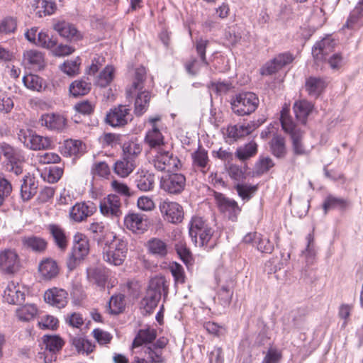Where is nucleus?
Returning a JSON list of instances; mask_svg holds the SVG:
<instances>
[{
  "instance_id": "1",
  "label": "nucleus",
  "mask_w": 363,
  "mask_h": 363,
  "mask_svg": "<svg viewBox=\"0 0 363 363\" xmlns=\"http://www.w3.org/2000/svg\"><path fill=\"white\" fill-rule=\"evenodd\" d=\"M146 79V70L140 67L135 69L134 80L132 85L126 89L128 98H133L136 94L134 112L135 115L142 116L149 106L150 94L147 91H142Z\"/></svg>"
},
{
  "instance_id": "2",
  "label": "nucleus",
  "mask_w": 363,
  "mask_h": 363,
  "mask_svg": "<svg viewBox=\"0 0 363 363\" xmlns=\"http://www.w3.org/2000/svg\"><path fill=\"white\" fill-rule=\"evenodd\" d=\"M167 296L168 285L165 278L162 276L155 277L150 279L148 287L140 304L145 313L150 314L157 306L162 294Z\"/></svg>"
},
{
  "instance_id": "3",
  "label": "nucleus",
  "mask_w": 363,
  "mask_h": 363,
  "mask_svg": "<svg viewBox=\"0 0 363 363\" xmlns=\"http://www.w3.org/2000/svg\"><path fill=\"white\" fill-rule=\"evenodd\" d=\"M101 247L104 261L111 265L120 266L126 258L128 245L123 239L113 236Z\"/></svg>"
},
{
  "instance_id": "4",
  "label": "nucleus",
  "mask_w": 363,
  "mask_h": 363,
  "mask_svg": "<svg viewBox=\"0 0 363 363\" xmlns=\"http://www.w3.org/2000/svg\"><path fill=\"white\" fill-rule=\"evenodd\" d=\"M259 100L252 92H242L231 99V108L238 116L250 115L258 107Z\"/></svg>"
},
{
  "instance_id": "5",
  "label": "nucleus",
  "mask_w": 363,
  "mask_h": 363,
  "mask_svg": "<svg viewBox=\"0 0 363 363\" xmlns=\"http://www.w3.org/2000/svg\"><path fill=\"white\" fill-rule=\"evenodd\" d=\"M89 252V243L86 237L82 233H77L74 237V245L69 254L67 265L69 270H73L87 256Z\"/></svg>"
},
{
  "instance_id": "6",
  "label": "nucleus",
  "mask_w": 363,
  "mask_h": 363,
  "mask_svg": "<svg viewBox=\"0 0 363 363\" xmlns=\"http://www.w3.org/2000/svg\"><path fill=\"white\" fill-rule=\"evenodd\" d=\"M153 156L152 164L160 172H172L179 169L181 162L172 152L159 147Z\"/></svg>"
},
{
  "instance_id": "7",
  "label": "nucleus",
  "mask_w": 363,
  "mask_h": 363,
  "mask_svg": "<svg viewBox=\"0 0 363 363\" xmlns=\"http://www.w3.org/2000/svg\"><path fill=\"white\" fill-rule=\"evenodd\" d=\"M1 154L6 158L4 165L6 171L20 175L23 172L21 162L23 160L21 152L10 145L3 143L0 144Z\"/></svg>"
},
{
  "instance_id": "8",
  "label": "nucleus",
  "mask_w": 363,
  "mask_h": 363,
  "mask_svg": "<svg viewBox=\"0 0 363 363\" xmlns=\"http://www.w3.org/2000/svg\"><path fill=\"white\" fill-rule=\"evenodd\" d=\"M18 138L26 147L33 150L48 149L51 145V140L49 138L38 135L32 130H21Z\"/></svg>"
},
{
  "instance_id": "9",
  "label": "nucleus",
  "mask_w": 363,
  "mask_h": 363,
  "mask_svg": "<svg viewBox=\"0 0 363 363\" xmlns=\"http://www.w3.org/2000/svg\"><path fill=\"white\" fill-rule=\"evenodd\" d=\"M101 213L111 218H118L122 215L121 198L117 194H109L100 201Z\"/></svg>"
},
{
  "instance_id": "10",
  "label": "nucleus",
  "mask_w": 363,
  "mask_h": 363,
  "mask_svg": "<svg viewBox=\"0 0 363 363\" xmlns=\"http://www.w3.org/2000/svg\"><path fill=\"white\" fill-rule=\"evenodd\" d=\"M19 266V257L14 249L6 248L0 251V270L6 274H14Z\"/></svg>"
},
{
  "instance_id": "11",
  "label": "nucleus",
  "mask_w": 363,
  "mask_h": 363,
  "mask_svg": "<svg viewBox=\"0 0 363 363\" xmlns=\"http://www.w3.org/2000/svg\"><path fill=\"white\" fill-rule=\"evenodd\" d=\"M131 120L130 109L123 105L111 109L106 117V123L112 127L124 126Z\"/></svg>"
},
{
  "instance_id": "12",
  "label": "nucleus",
  "mask_w": 363,
  "mask_h": 363,
  "mask_svg": "<svg viewBox=\"0 0 363 363\" xmlns=\"http://www.w3.org/2000/svg\"><path fill=\"white\" fill-rule=\"evenodd\" d=\"M215 199L219 210L223 213L228 219L232 221L237 220L238 216L241 211L238 203L221 193H216Z\"/></svg>"
},
{
  "instance_id": "13",
  "label": "nucleus",
  "mask_w": 363,
  "mask_h": 363,
  "mask_svg": "<svg viewBox=\"0 0 363 363\" xmlns=\"http://www.w3.org/2000/svg\"><path fill=\"white\" fill-rule=\"evenodd\" d=\"M328 84V79L325 77L309 76L305 79V90L310 97L318 99L325 91Z\"/></svg>"
},
{
  "instance_id": "14",
  "label": "nucleus",
  "mask_w": 363,
  "mask_h": 363,
  "mask_svg": "<svg viewBox=\"0 0 363 363\" xmlns=\"http://www.w3.org/2000/svg\"><path fill=\"white\" fill-rule=\"evenodd\" d=\"M160 210L165 219L172 223H181L184 218L183 208L177 202L164 201L160 203Z\"/></svg>"
},
{
  "instance_id": "15",
  "label": "nucleus",
  "mask_w": 363,
  "mask_h": 363,
  "mask_svg": "<svg viewBox=\"0 0 363 363\" xmlns=\"http://www.w3.org/2000/svg\"><path fill=\"white\" fill-rule=\"evenodd\" d=\"M294 60L291 54L284 52L278 55L272 60L267 62L261 69L262 75H272L280 70L284 66L290 64Z\"/></svg>"
},
{
  "instance_id": "16",
  "label": "nucleus",
  "mask_w": 363,
  "mask_h": 363,
  "mask_svg": "<svg viewBox=\"0 0 363 363\" xmlns=\"http://www.w3.org/2000/svg\"><path fill=\"white\" fill-rule=\"evenodd\" d=\"M186 185V178L182 174H171L165 178H162L161 182L162 188L169 194L181 193Z\"/></svg>"
},
{
  "instance_id": "17",
  "label": "nucleus",
  "mask_w": 363,
  "mask_h": 363,
  "mask_svg": "<svg viewBox=\"0 0 363 363\" xmlns=\"http://www.w3.org/2000/svg\"><path fill=\"white\" fill-rule=\"evenodd\" d=\"M336 42L331 37L328 36L317 42L312 49V55L316 61H324L334 50Z\"/></svg>"
},
{
  "instance_id": "18",
  "label": "nucleus",
  "mask_w": 363,
  "mask_h": 363,
  "mask_svg": "<svg viewBox=\"0 0 363 363\" xmlns=\"http://www.w3.org/2000/svg\"><path fill=\"white\" fill-rule=\"evenodd\" d=\"M88 230L90 232L93 240L97 242L99 247H102L114 236L102 222L91 223Z\"/></svg>"
},
{
  "instance_id": "19",
  "label": "nucleus",
  "mask_w": 363,
  "mask_h": 363,
  "mask_svg": "<svg viewBox=\"0 0 363 363\" xmlns=\"http://www.w3.org/2000/svg\"><path fill=\"white\" fill-rule=\"evenodd\" d=\"M44 299L50 305L62 308L68 302V293L65 289L55 287L45 292Z\"/></svg>"
},
{
  "instance_id": "20",
  "label": "nucleus",
  "mask_w": 363,
  "mask_h": 363,
  "mask_svg": "<svg viewBox=\"0 0 363 363\" xmlns=\"http://www.w3.org/2000/svg\"><path fill=\"white\" fill-rule=\"evenodd\" d=\"M96 211V206L93 203H77L69 211L70 218L75 222H82L91 216Z\"/></svg>"
},
{
  "instance_id": "21",
  "label": "nucleus",
  "mask_w": 363,
  "mask_h": 363,
  "mask_svg": "<svg viewBox=\"0 0 363 363\" xmlns=\"http://www.w3.org/2000/svg\"><path fill=\"white\" fill-rule=\"evenodd\" d=\"M124 223L134 233H143L147 230L149 223L145 215L132 213L125 216Z\"/></svg>"
},
{
  "instance_id": "22",
  "label": "nucleus",
  "mask_w": 363,
  "mask_h": 363,
  "mask_svg": "<svg viewBox=\"0 0 363 363\" xmlns=\"http://www.w3.org/2000/svg\"><path fill=\"white\" fill-rule=\"evenodd\" d=\"M21 242L23 248L36 253L44 252L48 245V242L44 238L33 235L21 237Z\"/></svg>"
},
{
  "instance_id": "23",
  "label": "nucleus",
  "mask_w": 363,
  "mask_h": 363,
  "mask_svg": "<svg viewBox=\"0 0 363 363\" xmlns=\"http://www.w3.org/2000/svg\"><path fill=\"white\" fill-rule=\"evenodd\" d=\"M258 125L255 122H250L247 124H237L229 126L227 129V135L229 138L234 141L248 135L253 132Z\"/></svg>"
},
{
  "instance_id": "24",
  "label": "nucleus",
  "mask_w": 363,
  "mask_h": 363,
  "mask_svg": "<svg viewBox=\"0 0 363 363\" xmlns=\"http://www.w3.org/2000/svg\"><path fill=\"white\" fill-rule=\"evenodd\" d=\"M42 126L50 130H62L66 125V119L61 115L55 113L43 114L40 120Z\"/></svg>"
},
{
  "instance_id": "25",
  "label": "nucleus",
  "mask_w": 363,
  "mask_h": 363,
  "mask_svg": "<svg viewBox=\"0 0 363 363\" xmlns=\"http://www.w3.org/2000/svg\"><path fill=\"white\" fill-rule=\"evenodd\" d=\"M4 298L10 304H21L25 301V294L21 291L18 285L10 282L4 291Z\"/></svg>"
},
{
  "instance_id": "26",
  "label": "nucleus",
  "mask_w": 363,
  "mask_h": 363,
  "mask_svg": "<svg viewBox=\"0 0 363 363\" xmlns=\"http://www.w3.org/2000/svg\"><path fill=\"white\" fill-rule=\"evenodd\" d=\"M147 247L150 255L160 259L164 258L169 252L167 243L157 238H153L148 240Z\"/></svg>"
},
{
  "instance_id": "27",
  "label": "nucleus",
  "mask_w": 363,
  "mask_h": 363,
  "mask_svg": "<svg viewBox=\"0 0 363 363\" xmlns=\"http://www.w3.org/2000/svg\"><path fill=\"white\" fill-rule=\"evenodd\" d=\"M56 246L65 251L68 246V238L63 228L55 224H50L48 228Z\"/></svg>"
},
{
  "instance_id": "28",
  "label": "nucleus",
  "mask_w": 363,
  "mask_h": 363,
  "mask_svg": "<svg viewBox=\"0 0 363 363\" xmlns=\"http://www.w3.org/2000/svg\"><path fill=\"white\" fill-rule=\"evenodd\" d=\"M363 0H361L351 11L347 21L344 26L350 29L357 30L363 26Z\"/></svg>"
},
{
  "instance_id": "29",
  "label": "nucleus",
  "mask_w": 363,
  "mask_h": 363,
  "mask_svg": "<svg viewBox=\"0 0 363 363\" xmlns=\"http://www.w3.org/2000/svg\"><path fill=\"white\" fill-rule=\"evenodd\" d=\"M157 337V331L154 328H147L138 330L133 342V347H138L143 345H149Z\"/></svg>"
},
{
  "instance_id": "30",
  "label": "nucleus",
  "mask_w": 363,
  "mask_h": 363,
  "mask_svg": "<svg viewBox=\"0 0 363 363\" xmlns=\"http://www.w3.org/2000/svg\"><path fill=\"white\" fill-rule=\"evenodd\" d=\"M293 108L297 120L306 124L308 116L313 109V104L306 99L299 100L294 103Z\"/></svg>"
},
{
  "instance_id": "31",
  "label": "nucleus",
  "mask_w": 363,
  "mask_h": 363,
  "mask_svg": "<svg viewBox=\"0 0 363 363\" xmlns=\"http://www.w3.org/2000/svg\"><path fill=\"white\" fill-rule=\"evenodd\" d=\"M38 182L35 177L25 176L21 186V196L23 201H29L37 194Z\"/></svg>"
},
{
  "instance_id": "32",
  "label": "nucleus",
  "mask_w": 363,
  "mask_h": 363,
  "mask_svg": "<svg viewBox=\"0 0 363 363\" xmlns=\"http://www.w3.org/2000/svg\"><path fill=\"white\" fill-rule=\"evenodd\" d=\"M54 29L60 36L68 40H77L81 38L77 28L73 25L65 21L55 23L54 25Z\"/></svg>"
},
{
  "instance_id": "33",
  "label": "nucleus",
  "mask_w": 363,
  "mask_h": 363,
  "mask_svg": "<svg viewBox=\"0 0 363 363\" xmlns=\"http://www.w3.org/2000/svg\"><path fill=\"white\" fill-rule=\"evenodd\" d=\"M192 164L194 168H197L203 173L206 172L208 165L209 159L208 152L203 147L199 146V148L191 154Z\"/></svg>"
},
{
  "instance_id": "34",
  "label": "nucleus",
  "mask_w": 363,
  "mask_h": 363,
  "mask_svg": "<svg viewBox=\"0 0 363 363\" xmlns=\"http://www.w3.org/2000/svg\"><path fill=\"white\" fill-rule=\"evenodd\" d=\"M39 272L44 279L50 280L58 274L59 269L55 261L52 259H45L40 262Z\"/></svg>"
},
{
  "instance_id": "35",
  "label": "nucleus",
  "mask_w": 363,
  "mask_h": 363,
  "mask_svg": "<svg viewBox=\"0 0 363 363\" xmlns=\"http://www.w3.org/2000/svg\"><path fill=\"white\" fill-rule=\"evenodd\" d=\"M85 145L78 140H67L65 141L62 152L65 155L78 157L84 152Z\"/></svg>"
},
{
  "instance_id": "36",
  "label": "nucleus",
  "mask_w": 363,
  "mask_h": 363,
  "mask_svg": "<svg viewBox=\"0 0 363 363\" xmlns=\"http://www.w3.org/2000/svg\"><path fill=\"white\" fill-rule=\"evenodd\" d=\"M280 121L282 129L284 132L290 134L291 138L294 135L299 134L303 132L293 121L291 117L289 115V111L284 108L281 112Z\"/></svg>"
},
{
  "instance_id": "37",
  "label": "nucleus",
  "mask_w": 363,
  "mask_h": 363,
  "mask_svg": "<svg viewBox=\"0 0 363 363\" xmlns=\"http://www.w3.org/2000/svg\"><path fill=\"white\" fill-rule=\"evenodd\" d=\"M309 202L310 201L307 197L303 196H291L289 199L292 211L299 217L306 215L310 207Z\"/></svg>"
},
{
  "instance_id": "38",
  "label": "nucleus",
  "mask_w": 363,
  "mask_h": 363,
  "mask_svg": "<svg viewBox=\"0 0 363 363\" xmlns=\"http://www.w3.org/2000/svg\"><path fill=\"white\" fill-rule=\"evenodd\" d=\"M91 89V84L88 79H77L71 83L69 93L74 97L87 94Z\"/></svg>"
},
{
  "instance_id": "39",
  "label": "nucleus",
  "mask_w": 363,
  "mask_h": 363,
  "mask_svg": "<svg viewBox=\"0 0 363 363\" xmlns=\"http://www.w3.org/2000/svg\"><path fill=\"white\" fill-rule=\"evenodd\" d=\"M134 160H130L125 157L121 160L117 161L114 164V172L121 177H128L135 169Z\"/></svg>"
},
{
  "instance_id": "40",
  "label": "nucleus",
  "mask_w": 363,
  "mask_h": 363,
  "mask_svg": "<svg viewBox=\"0 0 363 363\" xmlns=\"http://www.w3.org/2000/svg\"><path fill=\"white\" fill-rule=\"evenodd\" d=\"M145 140L150 147L155 149V151L157 150L159 147H162L161 146L164 145V137L156 125H154L152 130L147 133Z\"/></svg>"
},
{
  "instance_id": "41",
  "label": "nucleus",
  "mask_w": 363,
  "mask_h": 363,
  "mask_svg": "<svg viewBox=\"0 0 363 363\" xmlns=\"http://www.w3.org/2000/svg\"><path fill=\"white\" fill-rule=\"evenodd\" d=\"M135 184L142 191H151L155 185V177L150 173L138 174L135 178Z\"/></svg>"
},
{
  "instance_id": "42",
  "label": "nucleus",
  "mask_w": 363,
  "mask_h": 363,
  "mask_svg": "<svg viewBox=\"0 0 363 363\" xmlns=\"http://www.w3.org/2000/svg\"><path fill=\"white\" fill-rule=\"evenodd\" d=\"M272 154L278 158H283L286 153L284 138L281 135H274L269 143Z\"/></svg>"
},
{
  "instance_id": "43",
  "label": "nucleus",
  "mask_w": 363,
  "mask_h": 363,
  "mask_svg": "<svg viewBox=\"0 0 363 363\" xmlns=\"http://www.w3.org/2000/svg\"><path fill=\"white\" fill-rule=\"evenodd\" d=\"M115 77V68L112 65H106L97 77L96 84L100 87L108 86Z\"/></svg>"
},
{
  "instance_id": "44",
  "label": "nucleus",
  "mask_w": 363,
  "mask_h": 363,
  "mask_svg": "<svg viewBox=\"0 0 363 363\" xmlns=\"http://www.w3.org/2000/svg\"><path fill=\"white\" fill-rule=\"evenodd\" d=\"M33 6L40 17L52 14L56 9L55 3L51 0H35Z\"/></svg>"
},
{
  "instance_id": "45",
  "label": "nucleus",
  "mask_w": 363,
  "mask_h": 363,
  "mask_svg": "<svg viewBox=\"0 0 363 363\" xmlns=\"http://www.w3.org/2000/svg\"><path fill=\"white\" fill-rule=\"evenodd\" d=\"M24 62L33 67L40 68L43 65L44 58L43 54L35 50H27L23 53Z\"/></svg>"
},
{
  "instance_id": "46",
  "label": "nucleus",
  "mask_w": 363,
  "mask_h": 363,
  "mask_svg": "<svg viewBox=\"0 0 363 363\" xmlns=\"http://www.w3.org/2000/svg\"><path fill=\"white\" fill-rule=\"evenodd\" d=\"M348 205V201L344 199L335 197L329 195L326 197L323 204L325 213L330 209L340 208L345 209Z\"/></svg>"
},
{
  "instance_id": "47",
  "label": "nucleus",
  "mask_w": 363,
  "mask_h": 363,
  "mask_svg": "<svg viewBox=\"0 0 363 363\" xmlns=\"http://www.w3.org/2000/svg\"><path fill=\"white\" fill-rule=\"evenodd\" d=\"M38 313V308L34 304H26L16 310V315L20 320L28 322Z\"/></svg>"
},
{
  "instance_id": "48",
  "label": "nucleus",
  "mask_w": 363,
  "mask_h": 363,
  "mask_svg": "<svg viewBox=\"0 0 363 363\" xmlns=\"http://www.w3.org/2000/svg\"><path fill=\"white\" fill-rule=\"evenodd\" d=\"M257 152V145L255 142L251 141L242 147L237 149L235 155L240 160H246L253 157Z\"/></svg>"
},
{
  "instance_id": "49",
  "label": "nucleus",
  "mask_w": 363,
  "mask_h": 363,
  "mask_svg": "<svg viewBox=\"0 0 363 363\" xmlns=\"http://www.w3.org/2000/svg\"><path fill=\"white\" fill-rule=\"evenodd\" d=\"M12 184L3 173H0V207L2 206L12 193Z\"/></svg>"
},
{
  "instance_id": "50",
  "label": "nucleus",
  "mask_w": 363,
  "mask_h": 363,
  "mask_svg": "<svg viewBox=\"0 0 363 363\" xmlns=\"http://www.w3.org/2000/svg\"><path fill=\"white\" fill-rule=\"evenodd\" d=\"M43 344L45 349L53 354L60 351L63 346L64 341L58 336H44Z\"/></svg>"
},
{
  "instance_id": "51",
  "label": "nucleus",
  "mask_w": 363,
  "mask_h": 363,
  "mask_svg": "<svg viewBox=\"0 0 363 363\" xmlns=\"http://www.w3.org/2000/svg\"><path fill=\"white\" fill-rule=\"evenodd\" d=\"M81 65V59L79 57L73 60L65 61L60 67L61 70L66 74L74 77L79 73V66Z\"/></svg>"
},
{
  "instance_id": "52",
  "label": "nucleus",
  "mask_w": 363,
  "mask_h": 363,
  "mask_svg": "<svg viewBox=\"0 0 363 363\" xmlns=\"http://www.w3.org/2000/svg\"><path fill=\"white\" fill-rule=\"evenodd\" d=\"M208 225L206 222L201 217L192 218L189 223V233L193 242L197 245L198 240H196V232L201 231L203 228Z\"/></svg>"
},
{
  "instance_id": "53",
  "label": "nucleus",
  "mask_w": 363,
  "mask_h": 363,
  "mask_svg": "<svg viewBox=\"0 0 363 363\" xmlns=\"http://www.w3.org/2000/svg\"><path fill=\"white\" fill-rule=\"evenodd\" d=\"M122 147L123 157L130 160H134L142 151L140 145L134 141L124 143Z\"/></svg>"
},
{
  "instance_id": "54",
  "label": "nucleus",
  "mask_w": 363,
  "mask_h": 363,
  "mask_svg": "<svg viewBox=\"0 0 363 363\" xmlns=\"http://www.w3.org/2000/svg\"><path fill=\"white\" fill-rule=\"evenodd\" d=\"M235 189L237 191L238 196L243 201H249L257 191V186H252L247 184H238Z\"/></svg>"
},
{
  "instance_id": "55",
  "label": "nucleus",
  "mask_w": 363,
  "mask_h": 363,
  "mask_svg": "<svg viewBox=\"0 0 363 363\" xmlns=\"http://www.w3.org/2000/svg\"><path fill=\"white\" fill-rule=\"evenodd\" d=\"M144 353L147 356L150 363H163L164 357L162 351L152 347L151 345H145L144 347Z\"/></svg>"
},
{
  "instance_id": "56",
  "label": "nucleus",
  "mask_w": 363,
  "mask_h": 363,
  "mask_svg": "<svg viewBox=\"0 0 363 363\" xmlns=\"http://www.w3.org/2000/svg\"><path fill=\"white\" fill-rule=\"evenodd\" d=\"M57 39L53 36L50 37L46 33L39 32L38 33L37 41L34 43L38 46H41L45 48L50 49L53 48L57 45Z\"/></svg>"
},
{
  "instance_id": "57",
  "label": "nucleus",
  "mask_w": 363,
  "mask_h": 363,
  "mask_svg": "<svg viewBox=\"0 0 363 363\" xmlns=\"http://www.w3.org/2000/svg\"><path fill=\"white\" fill-rule=\"evenodd\" d=\"M175 250L179 258L187 267L192 264V255L190 250L182 242L175 245Z\"/></svg>"
},
{
  "instance_id": "58",
  "label": "nucleus",
  "mask_w": 363,
  "mask_h": 363,
  "mask_svg": "<svg viewBox=\"0 0 363 363\" xmlns=\"http://www.w3.org/2000/svg\"><path fill=\"white\" fill-rule=\"evenodd\" d=\"M24 85L29 89L40 91L42 88V79L35 74H28L23 77Z\"/></svg>"
},
{
  "instance_id": "59",
  "label": "nucleus",
  "mask_w": 363,
  "mask_h": 363,
  "mask_svg": "<svg viewBox=\"0 0 363 363\" xmlns=\"http://www.w3.org/2000/svg\"><path fill=\"white\" fill-rule=\"evenodd\" d=\"M87 277L91 282H94L99 286H104L106 283L105 275L98 269H89Z\"/></svg>"
},
{
  "instance_id": "60",
  "label": "nucleus",
  "mask_w": 363,
  "mask_h": 363,
  "mask_svg": "<svg viewBox=\"0 0 363 363\" xmlns=\"http://www.w3.org/2000/svg\"><path fill=\"white\" fill-rule=\"evenodd\" d=\"M209 43V41L206 39L199 38L196 40V50L198 55L200 57L201 62L206 65H208V62L206 57V48Z\"/></svg>"
},
{
  "instance_id": "61",
  "label": "nucleus",
  "mask_w": 363,
  "mask_h": 363,
  "mask_svg": "<svg viewBox=\"0 0 363 363\" xmlns=\"http://www.w3.org/2000/svg\"><path fill=\"white\" fill-rule=\"evenodd\" d=\"M170 271L177 283L184 284L185 282L184 271L182 265L177 262L172 263L170 266Z\"/></svg>"
},
{
  "instance_id": "62",
  "label": "nucleus",
  "mask_w": 363,
  "mask_h": 363,
  "mask_svg": "<svg viewBox=\"0 0 363 363\" xmlns=\"http://www.w3.org/2000/svg\"><path fill=\"white\" fill-rule=\"evenodd\" d=\"M36 157L41 164H55L60 161V157L54 152L38 153Z\"/></svg>"
},
{
  "instance_id": "63",
  "label": "nucleus",
  "mask_w": 363,
  "mask_h": 363,
  "mask_svg": "<svg viewBox=\"0 0 363 363\" xmlns=\"http://www.w3.org/2000/svg\"><path fill=\"white\" fill-rule=\"evenodd\" d=\"M16 28V23L12 18H6L0 22V35L13 32Z\"/></svg>"
},
{
  "instance_id": "64",
  "label": "nucleus",
  "mask_w": 363,
  "mask_h": 363,
  "mask_svg": "<svg viewBox=\"0 0 363 363\" xmlns=\"http://www.w3.org/2000/svg\"><path fill=\"white\" fill-rule=\"evenodd\" d=\"M282 358L280 351L274 348H270L267 351L262 363H279Z\"/></svg>"
}]
</instances>
